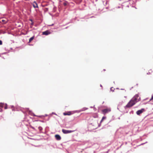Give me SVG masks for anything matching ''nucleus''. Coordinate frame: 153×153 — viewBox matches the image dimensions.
<instances>
[{"mask_svg":"<svg viewBox=\"0 0 153 153\" xmlns=\"http://www.w3.org/2000/svg\"><path fill=\"white\" fill-rule=\"evenodd\" d=\"M138 97L139 95L138 94H136L128 102L126 107L127 108H130L135 104L138 101L137 100Z\"/></svg>","mask_w":153,"mask_h":153,"instance_id":"f257e3e1","label":"nucleus"},{"mask_svg":"<svg viewBox=\"0 0 153 153\" xmlns=\"http://www.w3.org/2000/svg\"><path fill=\"white\" fill-rule=\"evenodd\" d=\"M111 111V110L110 108H106L102 110V112L103 114H105L110 112Z\"/></svg>","mask_w":153,"mask_h":153,"instance_id":"f03ea898","label":"nucleus"},{"mask_svg":"<svg viewBox=\"0 0 153 153\" xmlns=\"http://www.w3.org/2000/svg\"><path fill=\"white\" fill-rule=\"evenodd\" d=\"M62 132L65 134H67L73 132L75 131L74 130H68L62 129Z\"/></svg>","mask_w":153,"mask_h":153,"instance_id":"7ed1b4c3","label":"nucleus"},{"mask_svg":"<svg viewBox=\"0 0 153 153\" xmlns=\"http://www.w3.org/2000/svg\"><path fill=\"white\" fill-rule=\"evenodd\" d=\"M145 111L144 108H142L141 110H139L137 111L136 113L138 115H140V114L142 113Z\"/></svg>","mask_w":153,"mask_h":153,"instance_id":"20e7f679","label":"nucleus"},{"mask_svg":"<svg viewBox=\"0 0 153 153\" xmlns=\"http://www.w3.org/2000/svg\"><path fill=\"white\" fill-rule=\"evenodd\" d=\"M51 33V32L49 30H47L42 32V34L43 35H47Z\"/></svg>","mask_w":153,"mask_h":153,"instance_id":"39448f33","label":"nucleus"},{"mask_svg":"<svg viewBox=\"0 0 153 153\" xmlns=\"http://www.w3.org/2000/svg\"><path fill=\"white\" fill-rule=\"evenodd\" d=\"M33 6V7L34 8H38V6L37 4V3L35 2L34 1L32 4Z\"/></svg>","mask_w":153,"mask_h":153,"instance_id":"423d86ee","label":"nucleus"},{"mask_svg":"<svg viewBox=\"0 0 153 153\" xmlns=\"http://www.w3.org/2000/svg\"><path fill=\"white\" fill-rule=\"evenodd\" d=\"M55 137L56 139L57 140H59L61 139V137L58 134L56 135Z\"/></svg>","mask_w":153,"mask_h":153,"instance_id":"0eeeda50","label":"nucleus"},{"mask_svg":"<svg viewBox=\"0 0 153 153\" xmlns=\"http://www.w3.org/2000/svg\"><path fill=\"white\" fill-rule=\"evenodd\" d=\"M63 114L64 115H70L71 114V112H68L67 113H64Z\"/></svg>","mask_w":153,"mask_h":153,"instance_id":"6e6552de","label":"nucleus"},{"mask_svg":"<svg viewBox=\"0 0 153 153\" xmlns=\"http://www.w3.org/2000/svg\"><path fill=\"white\" fill-rule=\"evenodd\" d=\"M34 38V36H33L31 37L29 39V42L30 43L32 41Z\"/></svg>","mask_w":153,"mask_h":153,"instance_id":"1a4fd4ad","label":"nucleus"},{"mask_svg":"<svg viewBox=\"0 0 153 153\" xmlns=\"http://www.w3.org/2000/svg\"><path fill=\"white\" fill-rule=\"evenodd\" d=\"M106 117H102V118L100 121V123H102L104 120L106 119Z\"/></svg>","mask_w":153,"mask_h":153,"instance_id":"9d476101","label":"nucleus"},{"mask_svg":"<svg viewBox=\"0 0 153 153\" xmlns=\"http://www.w3.org/2000/svg\"><path fill=\"white\" fill-rule=\"evenodd\" d=\"M68 3L67 1H65L63 3V4L64 6H66L68 4Z\"/></svg>","mask_w":153,"mask_h":153,"instance_id":"9b49d317","label":"nucleus"},{"mask_svg":"<svg viewBox=\"0 0 153 153\" xmlns=\"http://www.w3.org/2000/svg\"><path fill=\"white\" fill-rule=\"evenodd\" d=\"M1 21L3 23H6L7 22V20L3 19H2Z\"/></svg>","mask_w":153,"mask_h":153,"instance_id":"f8f14e48","label":"nucleus"},{"mask_svg":"<svg viewBox=\"0 0 153 153\" xmlns=\"http://www.w3.org/2000/svg\"><path fill=\"white\" fill-rule=\"evenodd\" d=\"M88 109V108H82L80 110V111H85L86 110H87Z\"/></svg>","mask_w":153,"mask_h":153,"instance_id":"ddd939ff","label":"nucleus"},{"mask_svg":"<svg viewBox=\"0 0 153 153\" xmlns=\"http://www.w3.org/2000/svg\"><path fill=\"white\" fill-rule=\"evenodd\" d=\"M93 117L94 118H97L98 117V115L97 114H94L93 115Z\"/></svg>","mask_w":153,"mask_h":153,"instance_id":"4468645a","label":"nucleus"},{"mask_svg":"<svg viewBox=\"0 0 153 153\" xmlns=\"http://www.w3.org/2000/svg\"><path fill=\"white\" fill-rule=\"evenodd\" d=\"M4 105V104L2 103H0V107H3Z\"/></svg>","mask_w":153,"mask_h":153,"instance_id":"2eb2a0df","label":"nucleus"},{"mask_svg":"<svg viewBox=\"0 0 153 153\" xmlns=\"http://www.w3.org/2000/svg\"><path fill=\"white\" fill-rule=\"evenodd\" d=\"M4 109H7V104H6L5 105V106H4Z\"/></svg>","mask_w":153,"mask_h":153,"instance_id":"dca6fc26","label":"nucleus"},{"mask_svg":"<svg viewBox=\"0 0 153 153\" xmlns=\"http://www.w3.org/2000/svg\"><path fill=\"white\" fill-rule=\"evenodd\" d=\"M153 100V96H152L151 99L150 100V101Z\"/></svg>","mask_w":153,"mask_h":153,"instance_id":"f3484780","label":"nucleus"},{"mask_svg":"<svg viewBox=\"0 0 153 153\" xmlns=\"http://www.w3.org/2000/svg\"><path fill=\"white\" fill-rule=\"evenodd\" d=\"M2 41L0 40V45H1L2 44Z\"/></svg>","mask_w":153,"mask_h":153,"instance_id":"a211bd4d","label":"nucleus"},{"mask_svg":"<svg viewBox=\"0 0 153 153\" xmlns=\"http://www.w3.org/2000/svg\"><path fill=\"white\" fill-rule=\"evenodd\" d=\"M45 10L47 11L48 10V8H45Z\"/></svg>","mask_w":153,"mask_h":153,"instance_id":"6ab92c4d","label":"nucleus"},{"mask_svg":"<svg viewBox=\"0 0 153 153\" xmlns=\"http://www.w3.org/2000/svg\"><path fill=\"white\" fill-rule=\"evenodd\" d=\"M39 129L40 130H41V129H42V127H39Z\"/></svg>","mask_w":153,"mask_h":153,"instance_id":"aec40b11","label":"nucleus"},{"mask_svg":"<svg viewBox=\"0 0 153 153\" xmlns=\"http://www.w3.org/2000/svg\"><path fill=\"white\" fill-rule=\"evenodd\" d=\"M100 87H101L102 88V85H100Z\"/></svg>","mask_w":153,"mask_h":153,"instance_id":"412c9836","label":"nucleus"}]
</instances>
